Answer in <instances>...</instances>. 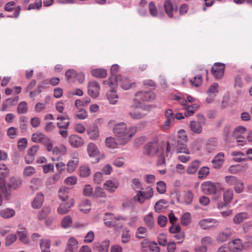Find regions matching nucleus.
<instances>
[{
	"label": "nucleus",
	"mask_w": 252,
	"mask_h": 252,
	"mask_svg": "<svg viewBox=\"0 0 252 252\" xmlns=\"http://www.w3.org/2000/svg\"><path fill=\"white\" fill-rule=\"evenodd\" d=\"M107 96L111 104H115L117 102L118 96L115 91L113 90L108 91L107 94Z\"/></svg>",
	"instance_id": "f704fd0d"
},
{
	"label": "nucleus",
	"mask_w": 252,
	"mask_h": 252,
	"mask_svg": "<svg viewBox=\"0 0 252 252\" xmlns=\"http://www.w3.org/2000/svg\"><path fill=\"white\" fill-rule=\"evenodd\" d=\"M232 156L234 157L233 160L236 162H242L246 161L247 159L244 157L245 154L241 152H233L232 153Z\"/></svg>",
	"instance_id": "4c0bfd02"
},
{
	"label": "nucleus",
	"mask_w": 252,
	"mask_h": 252,
	"mask_svg": "<svg viewBox=\"0 0 252 252\" xmlns=\"http://www.w3.org/2000/svg\"><path fill=\"white\" fill-rule=\"evenodd\" d=\"M189 126L191 131L195 133H200L202 131V126L199 122L191 121Z\"/></svg>",
	"instance_id": "72a5a7b5"
},
{
	"label": "nucleus",
	"mask_w": 252,
	"mask_h": 252,
	"mask_svg": "<svg viewBox=\"0 0 252 252\" xmlns=\"http://www.w3.org/2000/svg\"><path fill=\"white\" fill-rule=\"evenodd\" d=\"M191 222V215L189 213L184 214L182 218L181 222L184 226L189 225Z\"/></svg>",
	"instance_id": "09e8293b"
},
{
	"label": "nucleus",
	"mask_w": 252,
	"mask_h": 252,
	"mask_svg": "<svg viewBox=\"0 0 252 252\" xmlns=\"http://www.w3.org/2000/svg\"><path fill=\"white\" fill-rule=\"evenodd\" d=\"M224 160V154L222 152H220L215 156L212 161V166L213 168L216 169L220 168Z\"/></svg>",
	"instance_id": "4468645a"
},
{
	"label": "nucleus",
	"mask_w": 252,
	"mask_h": 252,
	"mask_svg": "<svg viewBox=\"0 0 252 252\" xmlns=\"http://www.w3.org/2000/svg\"><path fill=\"white\" fill-rule=\"evenodd\" d=\"M187 141V135L186 131L183 129H180L178 131L176 140V150L178 153H185L187 155H189L190 154V152L186 145Z\"/></svg>",
	"instance_id": "7ed1b4c3"
},
{
	"label": "nucleus",
	"mask_w": 252,
	"mask_h": 252,
	"mask_svg": "<svg viewBox=\"0 0 252 252\" xmlns=\"http://www.w3.org/2000/svg\"><path fill=\"white\" fill-rule=\"evenodd\" d=\"M79 208L80 210L84 213L89 212L91 209V204L90 201L88 199L82 201L79 205Z\"/></svg>",
	"instance_id": "cd10ccee"
},
{
	"label": "nucleus",
	"mask_w": 252,
	"mask_h": 252,
	"mask_svg": "<svg viewBox=\"0 0 252 252\" xmlns=\"http://www.w3.org/2000/svg\"><path fill=\"white\" fill-rule=\"evenodd\" d=\"M19 100V97L16 96L13 98H8L5 99L2 104L1 111H6L9 107L15 106L17 104Z\"/></svg>",
	"instance_id": "f3484780"
},
{
	"label": "nucleus",
	"mask_w": 252,
	"mask_h": 252,
	"mask_svg": "<svg viewBox=\"0 0 252 252\" xmlns=\"http://www.w3.org/2000/svg\"><path fill=\"white\" fill-rule=\"evenodd\" d=\"M121 80V87L124 89V90H128L129 89H130L131 87V86H132V84L130 82V81L127 78H126V77H125V78H121L119 80Z\"/></svg>",
	"instance_id": "c03bdc74"
},
{
	"label": "nucleus",
	"mask_w": 252,
	"mask_h": 252,
	"mask_svg": "<svg viewBox=\"0 0 252 252\" xmlns=\"http://www.w3.org/2000/svg\"><path fill=\"white\" fill-rule=\"evenodd\" d=\"M22 183L21 178L18 177H11L8 182V187L11 189H16L20 188Z\"/></svg>",
	"instance_id": "aec40b11"
},
{
	"label": "nucleus",
	"mask_w": 252,
	"mask_h": 252,
	"mask_svg": "<svg viewBox=\"0 0 252 252\" xmlns=\"http://www.w3.org/2000/svg\"><path fill=\"white\" fill-rule=\"evenodd\" d=\"M167 201L165 199H160L157 201L154 207L155 210L156 212H160L166 207Z\"/></svg>",
	"instance_id": "473e14b6"
},
{
	"label": "nucleus",
	"mask_w": 252,
	"mask_h": 252,
	"mask_svg": "<svg viewBox=\"0 0 252 252\" xmlns=\"http://www.w3.org/2000/svg\"><path fill=\"white\" fill-rule=\"evenodd\" d=\"M146 225L150 228H152L154 225V220L152 213H149L144 217Z\"/></svg>",
	"instance_id": "58836bf2"
},
{
	"label": "nucleus",
	"mask_w": 252,
	"mask_h": 252,
	"mask_svg": "<svg viewBox=\"0 0 252 252\" xmlns=\"http://www.w3.org/2000/svg\"><path fill=\"white\" fill-rule=\"evenodd\" d=\"M147 233V230L145 227H139L136 231V236L137 238L141 239L146 237Z\"/></svg>",
	"instance_id": "6e6d98bb"
},
{
	"label": "nucleus",
	"mask_w": 252,
	"mask_h": 252,
	"mask_svg": "<svg viewBox=\"0 0 252 252\" xmlns=\"http://www.w3.org/2000/svg\"><path fill=\"white\" fill-rule=\"evenodd\" d=\"M156 98L155 94L152 92L139 91L136 93L134 100L138 103L142 101H150Z\"/></svg>",
	"instance_id": "423d86ee"
},
{
	"label": "nucleus",
	"mask_w": 252,
	"mask_h": 252,
	"mask_svg": "<svg viewBox=\"0 0 252 252\" xmlns=\"http://www.w3.org/2000/svg\"><path fill=\"white\" fill-rule=\"evenodd\" d=\"M35 173V169L32 166H26L23 171V175L25 176L29 177Z\"/></svg>",
	"instance_id": "69168bd1"
},
{
	"label": "nucleus",
	"mask_w": 252,
	"mask_h": 252,
	"mask_svg": "<svg viewBox=\"0 0 252 252\" xmlns=\"http://www.w3.org/2000/svg\"><path fill=\"white\" fill-rule=\"evenodd\" d=\"M75 117L80 120H84L88 117L87 112L85 109H80L76 112Z\"/></svg>",
	"instance_id": "680f3d73"
},
{
	"label": "nucleus",
	"mask_w": 252,
	"mask_h": 252,
	"mask_svg": "<svg viewBox=\"0 0 252 252\" xmlns=\"http://www.w3.org/2000/svg\"><path fill=\"white\" fill-rule=\"evenodd\" d=\"M51 209L49 207H45L40 211L38 215V217L39 220H43L46 218V217L50 214Z\"/></svg>",
	"instance_id": "4d7b16f0"
},
{
	"label": "nucleus",
	"mask_w": 252,
	"mask_h": 252,
	"mask_svg": "<svg viewBox=\"0 0 252 252\" xmlns=\"http://www.w3.org/2000/svg\"><path fill=\"white\" fill-rule=\"evenodd\" d=\"M190 82L192 86L195 87L200 86L202 83V78L200 75L195 76L192 79L190 80Z\"/></svg>",
	"instance_id": "864d4df0"
},
{
	"label": "nucleus",
	"mask_w": 252,
	"mask_h": 252,
	"mask_svg": "<svg viewBox=\"0 0 252 252\" xmlns=\"http://www.w3.org/2000/svg\"><path fill=\"white\" fill-rule=\"evenodd\" d=\"M27 103L25 101L21 102L18 106L17 112L19 114H25L28 111Z\"/></svg>",
	"instance_id": "de8ad7c7"
},
{
	"label": "nucleus",
	"mask_w": 252,
	"mask_h": 252,
	"mask_svg": "<svg viewBox=\"0 0 252 252\" xmlns=\"http://www.w3.org/2000/svg\"><path fill=\"white\" fill-rule=\"evenodd\" d=\"M15 214V210L10 208H5L0 211V215L3 218L8 219L13 217Z\"/></svg>",
	"instance_id": "7c9ffc66"
},
{
	"label": "nucleus",
	"mask_w": 252,
	"mask_h": 252,
	"mask_svg": "<svg viewBox=\"0 0 252 252\" xmlns=\"http://www.w3.org/2000/svg\"><path fill=\"white\" fill-rule=\"evenodd\" d=\"M203 192L207 194H215L217 191L216 185L210 181L203 183L201 185Z\"/></svg>",
	"instance_id": "9b49d317"
},
{
	"label": "nucleus",
	"mask_w": 252,
	"mask_h": 252,
	"mask_svg": "<svg viewBox=\"0 0 252 252\" xmlns=\"http://www.w3.org/2000/svg\"><path fill=\"white\" fill-rule=\"evenodd\" d=\"M229 249L232 252H238L242 250L243 246L240 239L233 240L228 245Z\"/></svg>",
	"instance_id": "412c9836"
},
{
	"label": "nucleus",
	"mask_w": 252,
	"mask_h": 252,
	"mask_svg": "<svg viewBox=\"0 0 252 252\" xmlns=\"http://www.w3.org/2000/svg\"><path fill=\"white\" fill-rule=\"evenodd\" d=\"M41 0H35L34 3H31L29 5L28 10H30L35 8H36L37 10H39L41 8Z\"/></svg>",
	"instance_id": "338daca9"
},
{
	"label": "nucleus",
	"mask_w": 252,
	"mask_h": 252,
	"mask_svg": "<svg viewBox=\"0 0 252 252\" xmlns=\"http://www.w3.org/2000/svg\"><path fill=\"white\" fill-rule=\"evenodd\" d=\"M119 68L117 64H113L111 67V76L109 79V85L111 88H114L117 85V82L122 78L121 75L116 76Z\"/></svg>",
	"instance_id": "0eeeda50"
},
{
	"label": "nucleus",
	"mask_w": 252,
	"mask_h": 252,
	"mask_svg": "<svg viewBox=\"0 0 252 252\" xmlns=\"http://www.w3.org/2000/svg\"><path fill=\"white\" fill-rule=\"evenodd\" d=\"M239 179L233 176H227L225 177V182L229 185H234Z\"/></svg>",
	"instance_id": "774afa93"
},
{
	"label": "nucleus",
	"mask_w": 252,
	"mask_h": 252,
	"mask_svg": "<svg viewBox=\"0 0 252 252\" xmlns=\"http://www.w3.org/2000/svg\"><path fill=\"white\" fill-rule=\"evenodd\" d=\"M134 106H131V108H134ZM139 109H133L129 112V115L132 119H140L144 118L147 114L142 112Z\"/></svg>",
	"instance_id": "5701e85b"
},
{
	"label": "nucleus",
	"mask_w": 252,
	"mask_h": 252,
	"mask_svg": "<svg viewBox=\"0 0 252 252\" xmlns=\"http://www.w3.org/2000/svg\"><path fill=\"white\" fill-rule=\"evenodd\" d=\"M120 183L118 180L113 179L106 181L103 184L104 188L108 192L113 193L119 186Z\"/></svg>",
	"instance_id": "9d476101"
},
{
	"label": "nucleus",
	"mask_w": 252,
	"mask_h": 252,
	"mask_svg": "<svg viewBox=\"0 0 252 252\" xmlns=\"http://www.w3.org/2000/svg\"><path fill=\"white\" fill-rule=\"evenodd\" d=\"M159 144L156 140L147 143L143 149V154L150 157H153L160 152Z\"/></svg>",
	"instance_id": "20e7f679"
},
{
	"label": "nucleus",
	"mask_w": 252,
	"mask_h": 252,
	"mask_svg": "<svg viewBox=\"0 0 252 252\" xmlns=\"http://www.w3.org/2000/svg\"><path fill=\"white\" fill-rule=\"evenodd\" d=\"M105 143L109 148L114 149L116 148L118 145L115 138L110 136L106 138Z\"/></svg>",
	"instance_id": "37998d69"
},
{
	"label": "nucleus",
	"mask_w": 252,
	"mask_h": 252,
	"mask_svg": "<svg viewBox=\"0 0 252 252\" xmlns=\"http://www.w3.org/2000/svg\"><path fill=\"white\" fill-rule=\"evenodd\" d=\"M166 184L162 181H158L157 183V191L160 193L163 194L166 192Z\"/></svg>",
	"instance_id": "603ef678"
},
{
	"label": "nucleus",
	"mask_w": 252,
	"mask_h": 252,
	"mask_svg": "<svg viewBox=\"0 0 252 252\" xmlns=\"http://www.w3.org/2000/svg\"><path fill=\"white\" fill-rule=\"evenodd\" d=\"M194 198V194L192 191L188 190L184 194V201L187 205H190Z\"/></svg>",
	"instance_id": "e433bc0d"
},
{
	"label": "nucleus",
	"mask_w": 252,
	"mask_h": 252,
	"mask_svg": "<svg viewBox=\"0 0 252 252\" xmlns=\"http://www.w3.org/2000/svg\"><path fill=\"white\" fill-rule=\"evenodd\" d=\"M48 137L41 132H35L32 135V140L35 143H43Z\"/></svg>",
	"instance_id": "a878e982"
},
{
	"label": "nucleus",
	"mask_w": 252,
	"mask_h": 252,
	"mask_svg": "<svg viewBox=\"0 0 252 252\" xmlns=\"http://www.w3.org/2000/svg\"><path fill=\"white\" fill-rule=\"evenodd\" d=\"M91 74L94 77L103 78L106 77V70L102 68L94 69L91 71Z\"/></svg>",
	"instance_id": "c85d7f7f"
},
{
	"label": "nucleus",
	"mask_w": 252,
	"mask_h": 252,
	"mask_svg": "<svg viewBox=\"0 0 252 252\" xmlns=\"http://www.w3.org/2000/svg\"><path fill=\"white\" fill-rule=\"evenodd\" d=\"M17 234L19 240L24 244H28L30 239L27 235V232L26 228L23 227L21 225H19Z\"/></svg>",
	"instance_id": "a211bd4d"
},
{
	"label": "nucleus",
	"mask_w": 252,
	"mask_h": 252,
	"mask_svg": "<svg viewBox=\"0 0 252 252\" xmlns=\"http://www.w3.org/2000/svg\"><path fill=\"white\" fill-rule=\"evenodd\" d=\"M87 151L89 155L91 157H94L97 156L99 151L96 146L93 143H90L88 144Z\"/></svg>",
	"instance_id": "bb28decb"
},
{
	"label": "nucleus",
	"mask_w": 252,
	"mask_h": 252,
	"mask_svg": "<svg viewBox=\"0 0 252 252\" xmlns=\"http://www.w3.org/2000/svg\"><path fill=\"white\" fill-rule=\"evenodd\" d=\"M232 235L230 229L227 228L224 231L220 232L217 238V240L220 242L226 241Z\"/></svg>",
	"instance_id": "b1692460"
},
{
	"label": "nucleus",
	"mask_w": 252,
	"mask_h": 252,
	"mask_svg": "<svg viewBox=\"0 0 252 252\" xmlns=\"http://www.w3.org/2000/svg\"><path fill=\"white\" fill-rule=\"evenodd\" d=\"M78 245V243L77 240L74 237H71L68 239L67 247L74 251L77 249Z\"/></svg>",
	"instance_id": "3c124183"
},
{
	"label": "nucleus",
	"mask_w": 252,
	"mask_h": 252,
	"mask_svg": "<svg viewBox=\"0 0 252 252\" xmlns=\"http://www.w3.org/2000/svg\"><path fill=\"white\" fill-rule=\"evenodd\" d=\"M17 236L14 234H11L7 235L5 238V245L6 246H9L14 243L16 239Z\"/></svg>",
	"instance_id": "5fc2aeb1"
},
{
	"label": "nucleus",
	"mask_w": 252,
	"mask_h": 252,
	"mask_svg": "<svg viewBox=\"0 0 252 252\" xmlns=\"http://www.w3.org/2000/svg\"><path fill=\"white\" fill-rule=\"evenodd\" d=\"M91 174V170L88 166H81L79 168V175L82 177H87Z\"/></svg>",
	"instance_id": "79ce46f5"
},
{
	"label": "nucleus",
	"mask_w": 252,
	"mask_h": 252,
	"mask_svg": "<svg viewBox=\"0 0 252 252\" xmlns=\"http://www.w3.org/2000/svg\"><path fill=\"white\" fill-rule=\"evenodd\" d=\"M199 107V105L197 103H194L192 105H188L184 108L185 110V115L186 117L192 115L195 111Z\"/></svg>",
	"instance_id": "393cba45"
},
{
	"label": "nucleus",
	"mask_w": 252,
	"mask_h": 252,
	"mask_svg": "<svg viewBox=\"0 0 252 252\" xmlns=\"http://www.w3.org/2000/svg\"><path fill=\"white\" fill-rule=\"evenodd\" d=\"M40 248L42 252H50V242L47 239H42L40 242Z\"/></svg>",
	"instance_id": "a19ab883"
},
{
	"label": "nucleus",
	"mask_w": 252,
	"mask_h": 252,
	"mask_svg": "<svg viewBox=\"0 0 252 252\" xmlns=\"http://www.w3.org/2000/svg\"><path fill=\"white\" fill-rule=\"evenodd\" d=\"M246 131V129L243 126H238L235 128L233 132V137L236 139H241L242 134Z\"/></svg>",
	"instance_id": "c9c22d12"
},
{
	"label": "nucleus",
	"mask_w": 252,
	"mask_h": 252,
	"mask_svg": "<svg viewBox=\"0 0 252 252\" xmlns=\"http://www.w3.org/2000/svg\"><path fill=\"white\" fill-rule=\"evenodd\" d=\"M93 197L98 198H106V193L102 188L97 186L95 188Z\"/></svg>",
	"instance_id": "ea45409f"
},
{
	"label": "nucleus",
	"mask_w": 252,
	"mask_h": 252,
	"mask_svg": "<svg viewBox=\"0 0 252 252\" xmlns=\"http://www.w3.org/2000/svg\"><path fill=\"white\" fill-rule=\"evenodd\" d=\"M44 199V196L42 193L38 192L36 194L32 203V206L34 209H38L40 208L43 204Z\"/></svg>",
	"instance_id": "6ab92c4d"
},
{
	"label": "nucleus",
	"mask_w": 252,
	"mask_h": 252,
	"mask_svg": "<svg viewBox=\"0 0 252 252\" xmlns=\"http://www.w3.org/2000/svg\"><path fill=\"white\" fill-rule=\"evenodd\" d=\"M248 218V214L246 212H241L236 214L233 218V222L235 224H239L244 220Z\"/></svg>",
	"instance_id": "2f4dec72"
},
{
	"label": "nucleus",
	"mask_w": 252,
	"mask_h": 252,
	"mask_svg": "<svg viewBox=\"0 0 252 252\" xmlns=\"http://www.w3.org/2000/svg\"><path fill=\"white\" fill-rule=\"evenodd\" d=\"M79 162L78 153L74 152L70 154L69 159L66 164V171L69 173L73 172L77 168Z\"/></svg>",
	"instance_id": "39448f33"
},
{
	"label": "nucleus",
	"mask_w": 252,
	"mask_h": 252,
	"mask_svg": "<svg viewBox=\"0 0 252 252\" xmlns=\"http://www.w3.org/2000/svg\"><path fill=\"white\" fill-rule=\"evenodd\" d=\"M200 165V161L198 160H195L192 162L190 164L189 166L187 172L189 174H193L195 173Z\"/></svg>",
	"instance_id": "c756f323"
},
{
	"label": "nucleus",
	"mask_w": 252,
	"mask_h": 252,
	"mask_svg": "<svg viewBox=\"0 0 252 252\" xmlns=\"http://www.w3.org/2000/svg\"><path fill=\"white\" fill-rule=\"evenodd\" d=\"M164 7L165 12L169 18H173V12L177 11L178 9L176 5L174 6L173 3L171 0H165L164 1Z\"/></svg>",
	"instance_id": "ddd939ff"
},
{
	"label": "nucleus",
	"mask_w": 252,
	"mask_h": 252,
	"mask_svg": "<svg viewBox=\"0 0 252 252\" xmlns=\"http://www.w3.org/2000/svg\"><path fill=\"white\" fill-rule=\"evenodd\" d=\"M209 173V169L208 167L204 166L201 168L198 173V177L199 179H202L206 177Z\"/></svg>",
	"instance_id": "bf43d9fd"
},
{
	"label": "nucleus",
	"mask_w": 252,
	"mask_h": 252,
	"mask_svg": "<svg viewBox=\"0 0 252 252\" xmlns=\"http://www.w3.org/2000/svg\"><path fill=\"white\" fill-rule=\"evenodd\" d=\"M149 10L150 14L153 17H157L158 16V12L157 11V7L155 4L153 2L151 1L149 3Z\"/></svg>",
	"instance_id": "052dcab7"
},
{
	"label": "nucleus",
	"mask_w": 252,
	"mask_h": 252,
	"mask_svg": "<svg viewBox=\"0 0 252 252\" xmlns=\"http://www.w3.org/2000/svg\"><path fill=\"white\" fill-rule=\"evenodd\" d=\"M69 143L74 148H79L84 144L82 138L77 135H71L69 137Z\"/></svg>",
	"instance_id": "2eb2a0df"
},
{
	"label": "nucleus",
	"mask_w": 252,
	"mask_h": 252,
	"mask_svg": "<svg viewBox=\"0 0 252 252\" xmlns=\"http://www.w3.org/2000/svg\"><path fill=\"white\" fill-rule=\"evenodd\" d=\"M74 203L73 199H70L67 202H63L60 205L57 209V212L60 215H64L69 212L70 208Z\"/></svg>",
	"instance_id": "f8f14e48"
},
{
	"label": "nucleus",
	"mask_w": 252,
	"mask_h": 252,
	"mask_svg": "<svg viewBox=\"0 0 252 252\" xmlns=\"http://www.w3.org/2000/svg\"><path fill=\"white\" fill-rule=\"evenodd\" d=\"M114 123V120H111L108 122V125H114L113 132L120 144H126L136 133L137 127L134 126H127L126 124L124 122L117 124H115Z\"/></svg>",
	"instance_id": "f257e3e1"
},
{
	"label": "nucleus",
	"mask_w": 252,
	"mask_h": 252,
	"mask_svg": "<svg viewBox=\"0 0 252 252\" xmlns=\"http://www.w3.org/2000/svg\"><path fill=\"white\" fill-rule=\"evenodd\" d=\"M58 193L59 196L62 201H65L68 198V191L67 189H60L58 191Z\"/></svg>",
	"instance_id": "49530a36"
},
{
	"label": "nucleus",
	"mask_w": 252,
	"mask_h": 252,
	"mask_svg": "<svg viewBox=\"0 0 252 252\" xmlns=\"http://www.w3.org/2000/svg\"><path fill=\"white\" fill-rule=\"evenodd\" d=\"M87 134L92 140L97 139L99 136L98 127L95 125L90 126L88 128Z\"/></svg>",
	"instance_id": "4be33fe9"
},
{
	"label": "nucleus",
	"mask_w": 252,
	"mask_h": 252,
	"mask_svg": "<svg viewBox=\"0 0 252 252\" xmlns=\"http://www.w3.org/2000/svg\"><path fill=\"white\" fill-rule=\"evenodd\" d=\"M126 219L121 216H115L113 214L107 213L104 218V224L106 226L113 227L116 230H119L123 226Z\"/></svg>",
	"instance_id": "f03ea898"
},
{
	"label": "nucleus",
	"mask_w": 252,
	"mask_h": 252,
	"mask_svg": "<svg viewBox=\"0 0 252 252\" xmlns=\"http://www.w3.org/2000/svg\"><path fill=\"white\" fill-rule=\"evenodd\" d=\"M225 65L220 63H215L212 67L211 71L213 76L217 79H221L224 74Z\"/></svg>",
	"instance_id": "6e6552de"
},
{
	"label": "nucleus",
	"mask_w": 252,
	"mask_h": 252,
	"mask_svg": "<svg viewBox=\"0 0 252 252\" xmlns=\"http://www.w3.org/2000/svg\"><path fill=\"white\" fill-rule=\"evenodd\" d=\"M233 195V193L231 190H227L224 193L223 199L226 204L230 202L232 199Z\"/></svg>",
	"instance_id": "13d9d810"
},
{
	"label": "nucleus",
	"mask_w": 252,
	"mask_h": 252,
	"mask_svg": "<svg viewBox=\"0 0 252 252\" xmlns=\"http://www.w3.org/2000/svg\"><path fill=\"white\" fill-rule=\"evenodd\" d=\"M41 181V179L38 178H32L31 180L30 188L33 190H37L40 186Z\"/></svg>",
	"instance_id": "a18cd8bd"
},
{
	"label": "nucleus",
	"mask_w": 252,
	"mask_h": 252,
	"mask_svg": "<svg viewBox=\"0 0 252 252\" xmlns=\"http://www.w3.org/2000/svg\"><path fill=\"white\" fill-rule=\"evenodd\" d=\"M83 194L86 196H93L94 192L90 185H86L83 189Z\"/></svg>",
	"instance_id": "0e129e2a"
},
{
	"label": "nucleus",
	"mask_w": 252,
	"mask_h": 252,
	"mask_svg": "<svg viewBox=\"0 0 252 252\" xmlns=\"http://www.w3.org/2000/svg\"><path fill=\"white\" fill-rule=\"evenodd\" d=\"M88 94L93 98H96L99 94L100 87L95 81H91L88 86Z\"/></svg>",
	"instance_id": "1a4fd4ad"
},
{
	"label": "nucleus",
	"mask_w": 252,
	"mask_h": 252,
	"mask_svg": "<svg viewBox=\"0 0 252 252\" xmlns=\"http://www.w3.org/2000/svg\"><path fill=\"white\" fill-rule=\"evenodd\" d=\"M72 223V219L69 216H65L62 221V226L64 228L70 227L71 226Z\"/></svg>",
	"instance_id": "8fccbe9b"
},
{
	"label": "nucleus",
	"mask_w": 252,
	"mask_h": 252,
	"mask_svg": "<svg viewBox=\"0 0 252 252\" xmlns=\"http://www.w3.org/2000/svg\"><path fill=\"white\" fill-rule=\"evenodd\" d=\"M66 151V149L63 146H62L60 148L55 147L52 150V153L54 155H63L65 154Z\"/></svg>",
	"instance_id": "e2e57ef3"
},
{
	"label": "nucleus",
	"mask_w": 252,
	"mask_h": 252,
	"mask_svg": "<svg viewBox=\"0 0 252 252\" xmlns=\"http://www.w3.org/2000/svg\"><path fill=\"white\" fill-rule=\"evenodd\" d=\"M218 223V221L214 219H204L199 221L200 227L203 229H209L214 227Z\"/></svg>",
	"instance_id": "dca6fc26"
}]
</instances>
